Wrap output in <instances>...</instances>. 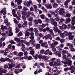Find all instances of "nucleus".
<instances>
[{
	"instance_id": "obj_63",
	"label": "nucleus",
	"mask_w": 75,
	"mask_h": 75,
	"mask_svg": "<svg viewBox=\"0 0 75 75\" xmlns=\"http://www.w3.org/2000/svg\"><path fill=\"white\" fill-rule=\"evenodd\" d=\"M64 41H65V40H64V39H62L60 40V41L62 43V42H64Z\"/></svg>"
},
{
	"instance_id": "obj_24",
	"label": "nucleus",
	"mask_w": 75,
	"mask_h": 75,
	"mask_svg": "<svg viewBox=\"0 0 75 75\" xmlns=\"http://www.w3.org/2000/svg\"><path fill=\"white\" fill-rule=\"evenodd\" d=\"M30 33L29 32H26L25 34V37H26V36L28 37V36H29L30 35Z\"/></svg>"
},
{
	"instance_id": "obj_39",
	"label": "nucleus",
	"mask_w": 75,
	"mask_h": 75,
	"mask_svg": "<svg viewBox=\"0 0 75 75\" xmlns=\"http://www.w3.org/2000/svg\"><path fill=\"white\" fill-rule=\"evenodd\" d=\"M10 42L11 44H16V42H14L13 40H11Z\"/></svg>"
},
{
	"instance_id": "obj_9",
	"label": "nucleus",
	"mask_w": 75,
	"mask_h": 75,
	"mask_svg": "<svg viewBox=\"0 0 75 75\" xmlns=\"http://www.w3.org/2000/svg\"><path fill=\"white\" fill-rule=\"evenodd\" d=\"M52 24V25H54V26H57V21H54L51 22Z\"/></svg>"
},
{
	"instance_id": "obj_4",
	"label": "nucleus",
	"mask_w": 75,
	"mask_h": 75,
	"mask_svg": "<svg viewBox=\"0 0 75 75\" xmlns=\"http://www.w3.org/2000/svg\"><path fill=\"white\" fill-rule=\"evenodd\" d=\"M9 60H10V59L9 58H6V59H5L3 58H2L0 59V61L3 62H5L6 61H9Z\"/></svg>"
},
{
	"instance_id": "obj_26",
	"label": "nucleus",
	"mask_w": 75,
	"mask_h": 75,
	"mask_svg": "<svg viewBox=\"0 0 75 75\" xmlns=\"http://www.w3.org/2000/svg\"><path fill=\"white\" fill-rule=\"evenodd\" d=\"M22 35H23V33L21 32H20L18 35V37H20L21 36H22Z\"/></svg>"
},
{
	"instance_id": "obj_54",
	"label": "nucleus",
	"mask_w": 75,
	"mask_h": 75,
	"mask_svg": "<svg viewBox=\"0 0 75 75\" xmlns=\"http://www.w3.org/2000/svg\"><path fill=\"white\" fill-rule=\"evenodd\" d=\"M64 71L67 72V71H68V70H69V68H68V67H67L66 68L64 69Z\"/></svg>"
},
{
	"instance_id": "obj_1",
	"label": "nucleus",
	"mask_w": 75,
	"mask_h": 75,
	"mask_svg": "<svg viewBox=\"0 0 75 75\" xmlns=\"http://www.w3.org/2000/svg\"><path fill=\"white\" fill-rule=\"evenodd\" d=\"M63 59L65 61H66V62H64V61H62V63H63L64 64H68V66H69V65H71L72 61L70 59H69L68 58H66V57H63Z\"/></svg>"
},
{
	"instance_id": "obj_42",
	"label": "nucleus",
	"mask_w": 75,
	"mask_h": 75,
	"mask_svg": "<svg viewBox=\"0 0 75 75\" xmlns=\"http://www.w3.org/2000/svg\"><path fill=\"white\" fill-rule=\"evenodd\" d=\"M50 13L52 16H54V15H55V12H54V11H51L50 12Z\"/></svg>"
},
{
	"instance_id": "obj_40",
	"label": "nucleus",
	"mask_w": 75,
	"mask_h": 75,
	"mask_svg": "<svg viewBox=\"0 0 75 75\" xmlns=\"http://www.w3.org/2000/svg\"><path fill=\"white\" fill-rule=\"evenodd\" d=\"M24 24L25 25V27H27V22L25 21H24Z\"/></svg>"
},
{
	"instance_id": "obj_18",
	"label": "nucleus",
	"mask_w": 75,
	"mask_h": 75,
	"mask_svg": "<svg viewBox=\"0 0 75 75\" xmlns=\"http://www.w3.org/2000/svg\"><path fill=\"white\" fill-rule=\"evenodd\" d=\"M46 44H47V42H43L41 44V46L42 47H44L45 45Z\"/></svg>"
},
{
	"instance_id": "obj_53",
	"label": "nucleus",
	"mask_w": 75,
	"mask_h": 75,
	"mask_svg": "<svg viewBox=\"0 0 75 75\" xmlns=\"http://www.w3.org/2000/svg\"><path fill=\"white\" fill-rule=\"evenodd\" d=\"M24 55H27V54H28V52H27V51H25L24 50Z\"/></svg>"
},
{
	"instance_id": "obj_21",
	"label": "nucleus",
	"mask_w": 75,
	"mask_h": 75,
	"mask_svg": "<svg viewBox=\"0 0 75 75\" xmlns=\"http://www.w3.org/2000/svg\"><path fill=\"white\" fill-rule=\"evenodd\" d=\"M14 40L15 41H17V42H19L20 41V39L17 38V37L15 38Z\"/></svg>"
},
{
	"instance_id": "obj_29",
	"label": "nucleus",
	"mask_w": 75,
	"mask_h": 75,
	"mask_svg": "<svg viewBox=\"0 0 75 75\" xmlns=\"http://www.w3.org/2000/svg\"><path fill=\"white\" fill-rule=\"evenodd\" d=\"M23 53L22 52H20L18 54V55L20 57H21L22 56H23Z\"/></svg>"
},
{
	"instance_id": "obj_2",
	"label": "nucleus",
	"mask_w": 75,
	"mask_h": 75,
	"mask_svg": "<svg viewBox=\"0 0 75 75\" xmlns=\"http://www.w3.org/2000/svg\"><path fill=\"white\" fill-rule=\"evenodd\" d=\"M15 3L17 2L18 5H20L23 3V1L22 0H15Z\"/></svg>"
},
{
	"instance_id": "obj_3",
	"label": "nucleus",
	"mask_w": 75,
	"mask_h": 75,
	"mask_svg": "<svg viewBox=\"0 0 75 75\" xmlns=\"http://www.w3.org/2000/svg\"><path fill=\"white\" fill-rule=\"evenodd\" d=\"M75 23V16H74L71 20V24L72 25H74Z\"/></svg>"
},
{
	"instance_id": "obj_50",
	"label": "nucleus",
	"mask_w": 75,
	"mask_h": 75,
	"mask_svg": "<svg viewBox=\"0 0 75 75\" xmlns=\"http://www.w3.org/2000/svg\"><path fill=\"white\" fill-rule=\"evenodd\" d=\"M56 40H57V41H59L60 40H61V38L59 37H57L55 39Z\"/></svg>"
},
{
	"instance_id": "obj_34",
	"label": "nucleus",
	"mask_w": 75,
	"mask_h": 75,
	"mask_svg": "<svg viewBox=\"0 0 75 75\" xmlns=\"http://www.w3.org/2000/svg\"><path fill=\"white\" fill-rule=\"evenodd\" d=\"M16 33H18L19 31H20V30L18 29L17 28H16Z\"/></svg>"
},
{
	"instance_id": "obj_51",
	"label": "nucleus",
	"mask_w": 75,
	"mask_h": 75,
	"mask_svg": "<svg viewBox=\"0 0 75 75\" xmlns=\"http://www.w3.org/2000/svg\"><path fill=\"white\" fill-rule=\"evenodd\" d=\"M68 1H66L65 2H64V5L65 6H67L68 4Z\"/></svg>"
},
{
	"instance_id": "obj_47",
	"label": "nucleus",
	"mask_w": 75,
	"mask_h": 75,
	"mask_svg": "<svg viewBox=\"0 0 75 75\" xmlns=\"http://www.w3.org/2000/svg\"><path fill=\"white\" fill-rule=\"evenodd\" d=\"M8 48L9 49H11V45L9 44L8 46Z\"/></svg>"
},
{
	"instance_id": "obj_19",
	"label": "nucleus",
	"mask_w": 75,
	"mask_h": 75,
	"mask_svg": "<svg viewBox=\"0 0 75 75\" xmlns=\"http://www.w3.org/2000/svg\"><path fill=\"white\" fill-rule=\"evenodd\" d=\"M62 29H66L67 28V26L65 24H63L62 25Z\"/></svg>"
},
{
	"instance_id": "obj_14",
	"label": "nucleus",
	"mask_w": 75,
	"mask_h": 75,
	"mask_svg": "<svg viewBox=\"0 0 75 75\" xmlns=\"http://www.w3.org/2000/svg\"><path fill=\"white\" fill-rule=\"evenodd\" d=\"M53 30L55 31V32H56V33L57 32V31H58V28L57 27H54L53 28Z\"/></svg>"
},
{
	"instance_id": "obj_23",
	"label": "nucleus",
	"mask_w": 75,
	"mask_h": 75,
	"mask_svg": "<svg viewBox=\"0 0 75 75\" xmlns=\"http://www.w3.org/2000/svg\"><path fill=\"white\" fill-rule=\"evenodd\" d=\"M59 8H57L55 11V12L56 13L58 14L59 13Z\"/></svg>"
},
{
	"instance_id": "obj_55",
	"label": "nucleus",
	"mask_w": 75,
	"mask_h": 75,
	"mask_svg": "<svg viewBox=\"0 0 75 75\" xmlns=\"http://www.w3.org/2000/svg\"><path fill=\"white\" fill-rule=\"evenodd\" d=\"M5 39L4 38H1V39H0V41H1V42H2V41H4V40H5Z\"/></svg>"
},
{
	"instance_id": "obj_57",
	"label": "nucleus",
	"mask_w": 75,
	"mask_h": 75,
	"mask_svg": "<svg viewBox=\"0 0 75 75\" xmlns=\"http://www.w3.org/2000/svg\"><path fill=\"white\" fill-rule=\"evenodd\" d=\"M65 21V19L62 18H61L60 20V22H63V21Z\"/></svg>"
},
{
	"instance_id": "obj_31",
	"label": "nucleus",
	"mask_w": 75,
	"mask_h": 75,
	"mask_svg": "<svg viewBox=\"0 0 75 75\" xmlns=\"http://www.w3.org/2000/svg\"><path fill=\"white\" fill-rule=\"evenodd\" d=\"M34 31L35 33H38V29L37 28H35L34 29Z\"/></svg>"
},
{
	"instance_id": "obj_61",
	"label": "nucleus",
	"mask_w": 75,
	"mask_h": 75,
	"mask_svg": "<svg viewBox=\"0 0 75 75\" xmlns=\"http://www.w3.org/2000/svg\"><path fill=\"white\" fill-rule=\"evenodd\" d=\"M55 20H56V21H59V18L58 17H57L55 18Z\"/></svg>"
},
{
	"instance_id": "obj_35",
	"label": "nucleus",
	"mask_w": 75,
	"mask_h": 75,
	"mask_svg": "<svg viewBox=\"0 0 75 75\" xmlns=\"http://www.w3.org/2000/svg\"><path fill=\"white\" fill-rule=\"evenodd\" d=\"M49 32H50V33H51V34L52 35H54V33H53V31H52V30H50Z\"/></svg>"
},
{
	"instance_id": "obj_6",
	"label": "nucleus",
	"mask_w": 75,
	"mask_h": 75,
	"mask_svg": "<svg viewBox=\"0 0 75 75\" xmlns=\"http://www.w3.org/2000/svg\"><path fill=\"white\" fill-rule=\"evenodd\" d=\"M21 49H22V51L24 52V48H25V45H24L23 43H22V44H21Z\"/></svg>"
},
{
	"instance_id": "obj_16",
	"label": "nucleus",
	"mask_w": 75,
	"mask_h": 75,
	"mask_svg": "<svg viewBox=\"0 0 75 75\" xmlns=\"http://www.w3.org/2000/svg\"><path fill=\"white\" fill-rule=\"evenodd\" d=\"M6 72H7V70L6 69H2L0 71V72H1V73H3L4 74H6Z\"/></svg>"
},
{
	"instance_id": "obj_22",
	"label": "nucleus",
	"mask_w": 75,
	"mask_h": 75,
	"mask_svg": "<svg viewBox=\"0 0 75 75\" xmlns=\"http://www.w3.org/2000/svg\"><path fill=\"white\" fill-rule=\"evenodd\" d=\"M13 19H14L13 21L14 23L15 24H18V21H17V20H16V19L15 18H13Z\"/></svg>"
},
{
	"instance_id": "obj_28",
	"label": "nucleus",
	"mask_w": 75,
	"mask_h": 75,
	"mask_svg": "<svg viewBox=\"0 0 75 75\" xmlns=\"http://www.w3.org/2000/svg\"><path fill=\"white\" fill-rule=\"evenodd\" d=\"M47 36L48 37V38H50V40H52V37H51V35H50V34H48L47 35Z\"/></svg>"
},
{
	"instance_id": "obj_49",
	"label": "nucleus",
	"mask_w": 75,
	"mask_h": 75,
	"mask_svg": "<svg viewBox=\"0 0 75 75\" xmlns=\"http://www.w3.org/2000/svg\"><path fill=\"white\" fill-rule=\"evenodd\" d=\"M46 26V24H42L41 25L42 27V28H44Z\"/></svg>"
},
{
	"instance_id": "obj_52",
	"label": "nucleus",
	"mask_w": 75,
	"mask_h": 75,
	"mask_svg": "<svg viewBox=\"0 0 75 75\" xmlns=\"http://www.w3.org/2000/svg\"><path fill=\"white\" fill-rule=\"evenodd\" d=\"M9 36H12L13 35V33L11 32H10L9 33Z\"/></svg>"
},
{
	"instance_id": "obj_48",
	"label": "nucleus",
	"mask_w": 75,
	"mask_h": 75,
	"mask_svg": "<svg viewBox=\"0 0 75 75\" xmlns=\"http://www.w3.org/2000/svg\"><path fill=\"white\" fill-rule=\"evenodd\" d=\"M34 21L36 24H38V23L37 20L36 19H35L34 20Z\"/></svg>"
},
{
	"instance_id": "obj_46",
	"label": "nucleus",
	"mask_w": 75,
	"mask_h": 75,
	"mask_svg": "<svg viewBox=\"0 0 75 75\" xmlns=\"http://www.w3.org/2000/svg\"><path fill=\"white\" fill-rule=\"evenodd\" d=\"M30 54H31V55H33V54H34V50H31L30 52Z\"/></svg>"
},
{
	"instance_id": "obj_10",
	"label": "nucleus",
	"mask_w": 75,
	"mask_h": 75,
	"mask_svg": "<svg viewBox=\"0 0 75 75\" xmlns=\"http://www.w3.org/2000/svg\"><path fill=\"white\" fill-rule=\"evenodd\" d=\"M47 8H52V5H44Z\"/></svg>"
},
{
	"instance_id": "obj_25",
	"label": "nucleus",
	"mask_w": 75,
	"mask_h": 75,
	"mask_svg": "<svg viewBox=\"0 0 75 75\" xmlns=\"http://www.w3.org/2000/svg\"><path fill=\"white\" fill-rule=\"evenodd\" d=\"M45 15L44 14H42L40 15V17L42 19H44L45 18Z\"/></svg>"
},
{
	"instance_id": "obj_13",
	"label": "nucleus",
	"mask_w": 75,
	"mask_h": 75,
	"mask_svg": "<svg viewBox=\"0 0 75 75\" xmlns=\"http://www.w3.org/2000/svg\"><path fill=\"white\" fill-rule=\"evenodd\" d=\"M30 42H31V44L33 45V47H35V44L34 43V42H35V41L34 40L32 41L31 40H30Z\"/></svg>"
},
{
	"instance_id": "obj_15",
	"label": "nucleus",
	"mask_w": 75,
	"mask_h": 75,
	"mask_svg": "<svg viewBox=\"0 0 75 75\" xmlns=\"http://www.w3.org/2000/svg\"><path fill=\"white\" fill-rule=\"evenodd\" d=\"M36 49H39L40 48V44H38L36 45Z\"/></svg>"
},
{
	"instance_id": "obj_17",
	"label": "nucleus",
	"mask_w": 75,
	"mask_h": 75,
	"mask_svg": "<svg viewBox=\"0 0 75 75\" xmlns=\"http://www.w3.org/2000/svg\"><path fill=\"white\" fill-rule=\"evenodd\" d=\"M74 36L70 35L69 36V40H73V39L74 38Z\"/></svg>"
},
{
	"instance_id": "obj_44",
	"label": "nucleus",
	"mask_w": 75,
	"mask_h": 75,
	"mask_svg": "<svg viewBox=\"0 0 75 75\" xmlns=\"http://www.w3.org/2000/svg\"><path fill=\"white\" fill-rule=\"evenodd\" d=\"M25 43L28 46H29L30 45V42H27L26 41L25 42Z\"/></svg>"
},
{
	"instance_id": "obj_5",
	"label": "nucleus",
	"mask_w": 75,
	"mask_h": 75,
	"mask_svg": "<svg viewBox=\"0 0 75 75\" xmlns=\"http://www.w3.org/2000/svg\"><path fill=\"white\" fill-rule=\"evenodd\" d=\"M8 66L9 67L8 69H11L12 68H13V67H15L16 65L14 64H13V63H11V64H8Z\"/></svg>"
},
{
	"instance_id": "obj_37",
	"label": "nucleus",
	"mask_w": 75,
	"mask_h": 75,
	"mask_svg": "<svg viewBox=\"0 0 75 75\" xmlns=\"http://www.w3.org/2000/svg\"><path fill=\"white\" fill-rule=\"evenodd\" d=\"M75 68V67L74 66H71L70 68H69V70H71V69H74Z\"/></svg>"
},
{
	"instance_id": "obj_64",
	"label": "nucleus",
	"mask_w": 75,
	"mask_h": 75,
	"mask_svg": "<svg viewBox=\"0 0 75 75\" xmlns=\"http://www.w3.org/2000/svg\"><path fill=\"white\" fill-rule=\"evenodd\" d=\"M34 33L33 32H31L30 33V35L31 36H34Z\"/></svg>"
},
{
	"instance_id": "obj_30",
	"label": "nucleus",
	"mask_w": 75,
	"mask_h": 75,
	"mask_svg": "<svg viewBox=\"0 0 75 75\" xmlns=\"http://www.w3.org/2000/svg\"><path fill=\"white\" fill-rule=\"evenodd\" d=\"M8 19L6 18L4 21V23L5 24H7V23H8Z\"/></svg>"
},
{
	"instance_id": "obj_60",
	"label": "nucleus",
	"mask_w": 75,
	"mask_h": 75,
	"mask_svg": "<svg viewBox=\"0 0 75 75\" xmlns=\"http://www.w3.org/2000/svg\"><path fill=\"white\" fill-rule=\"evenodd\" d=\"M38 21L39 23H42V21L40 19H38Z\"/></svg>"
},
{
	"instance_id": "obj_32",
	"label": "nucleus",
	"mask_w": 75,
	"mask_h": 75,
	"mask_svg": "<svg viewBox=\"0 0 75 75\" xmlns=\"http://www.w3.org/2000/svg\"><path fill=\"white\" fill-rule=\"evenodd\" d=\"M51 47L52 48H54V47H55V45H54V43H53L51 44Z\"/></svg>"
},
{
	"instance_id": "obj_41",
	"label": "nucleus",
	"mask_w": 75,
	"mask_h": 75,
	"mask_svg": "<svg viewBox=\"0 0 75 75\" xmlns=\"http://www.w3.org/2000/svg\"><path fill=\"white\" fill-rule=\"evenodd\" d=\"M23 10H24V11H27V10H28V8L27 7H24L23 8Z\"/></svg>"
},
{
	"instance_id": "obj_43",
	"label": "nucleus",
	"mask_w": 75,
	"mask_h": 75,
	"mask_svg": "<svg viewBox=\"0 0 75 75\" xmlns=\"http://www.w3.org/2000/svg\"><path fill=\"white\" fill-rule=\"evenodd\" d=\"M33 20V18L32 17H30L29 18L28 20L29 21H32Z\"/></svg>"
},
{
	"instance_id": "obj_45",
	"label": "nucleus",
	"mask_w": 75,
	"mask_h": 75,
	"mask_svg": "<svg viewBox=\"0 0 75 75\" xmlns=\"http://www.w3.org/2000/svg\"><path fill=\"white\" fill-rule=\"evenodd\" d=\"M22 13V14L23 15H26V14H27V13L26 12V11H22L21 12Z\"/></svg>"
},
{
	"instance_id": "obj_12",
	"label": "nucleus",
	"mask_w": 75,
	"mask_h": 75,
	"mask_svg": "<svg viewBox=\"0 0 75 75\" xmlns=\"http://www.w3.org/2000/svg\"><path fill=\"white\" fill-rule=\"evenodd\" d=\"M71 21V19L69 18H67L65 22V24H68V23Z\"/></svg>"
},
{
	"instance_id": "obj_8",
	"label": "nucleus",
	"mask_w": 75,
	"mask_h": 75,
	"mask_svg": "<svg viewBox=\"0 0 75 75\" xmlns=\"http://www.w3.org/2000/svg\"><path fill=\"white\" fill-rule=\"evenodd\" d=\"M64 9L63 8H60V10H59V13L61 15L62 14L64 13Z\"/></svg>"
},
{
	"instance_id": "obj_27",
	"label": "nucleus",
	"mask_w": 75,
	"mask_h": 75,
	"mask_svg": "<svg viewBox=\"0 0 75 75\" xmlns=\"http://www.w3.org/2000/svg\"><path fill=\"white\" fill-rule=\"evenodd\" d=\"M50 51V50H47L44 53V54H45V55H47V54H48V52H49V51Z\"/></svg>"
},
{
	"instance_id": "obj_33",
	"label": "nucleus",
	"mask_w": 75,
	"mask_h": 75,
	"mask_svg": "<svg viewBox=\"0 0 75 75\" xmlns=\"http://www.w3.org/2000/svg\"><path fill=\"white\" fill-rule=\"evenodd\" d=\"M60 36L61 37V38H64V33H61L60 34Z\"/></svg>"
},
{
	"instance_id": "obj_59",
	"label": "nucleus",
	"mask_w": 75,
	"mask_h": 75,
	"mask_svg": "<svg viewBox=\"0 0 75 75\" xmlns=\"http://www.w3.org/2000/svg\"><path fill=\"white\" fill-rule=\"evenodd\" d=\"M33 6L35 10H37V6L36 5H33Z\"/></svg>"
},
{
	"instance_id": "obj_20",
	"label": "nucleus",
	"mask_w": 75,
	"mask_h": 75,
	"mask_svg": "<svg viewBox=\"0 0 75 75\" xmlns=\"http://www.w3.org/2000/svg\"><path fill=\"white\" fill-rule=\"evenodd\" d=\"M53 6L54 8H57L58 7V4L56 3L54 4L53 5Z\"/></svg>"
},
{
	"instance_id": "obj_7",
	"label": "nucleus",
	"mask_w": 75,
	"mask_h": 75,
	"mask_svg": "<svg viewBox=\"0 0 75 75\" xmlns=\"http://www.w3.org/2000/svg\"><path fill=\"white\" fill-rule=\"evenodd\" d=\"M67 46H69V48H73V47H74V45L71 44L69 43H68L67 44Z\"/></svg>"
},
{
	"instance_id": "obj_58",
	"label": "nucleus",
	"mask_w": 75,
	"mask_h": 75,
	"mask_svg": "<svg viewBox=\"0 0 75 75\" xmlns=\"http://www.w3.org/2000/svg\"><path fill=\"white\" fill-rule=\"evenodd\" d=\"M47 15L48 16V17H50V18H51V17H52L51 14L50 13H47Z\"/></svg>"
},
{
	"instance_id": "obj_11",
	"label": "nucleus",
	"mask_w": 75,
	"mask_h": 75,
	"mask_svg": "<svg viewBox=\"0 0 75 75\" xmlns=\"http://www.w3.org/2000/svg\"><path fill=\"white\" fill-rule=\"evenodd\" d=\"M60 52L57 51L55 52V54L56 55H57L58 57H61V54L60 53H59Z\"/></svg>"
},
{
	"instance_id": "obj_38",
	"label": "nucleus",
	"mask_w": 75,
	"mask_h": 75,
	"mask_svg": "<svg viewBox=\"0 0 75 75\" xmlns=\"http://www.w3.org/2000/svg\"><path fill=\"white\" fill-rule=\"evenodd\" d=\"M39 36L40 38H42V37H43L44 35H43V34H42L40 33L39 34Z\"/></svg>"
},
{
	"instance_id": "obj_56",
	"label": "nucleus",
	"mask_w": 75,
	"mask_h": 75,
	"mask_svg": "<svg viewBox=\"0 0 75 75\" xmlns=\"http://www.w3.org/2000/svg\"><path fill=\"white\" fill-rule=\"evenodd\" d=\"M66 16L67 17H70L71 16V15L69 13H67L66 14Z\"/></svg>"
},
{
	"instance_id": "obj_62",
	"label": "nucleus",
	"mask_w": 75,
	"mask_h": 75,
	"mask_svg": "<svg viewBox=\"0 0 75 75\" xmlns=\"http://www.w3.org/2000/svg\"><path fill=\"white\" fill-rule=\"evenodd\" d=\"M39 30L40 31H43V28H39Z\"/></svg>"
},
{
	"instance_id": "obj_36",
	"label": "nucleus",
	"mask_w": 75,
	"mask_h": 75,
	"mask_svg": "<svg viewBox=\"0 0 75 75\" xmlns=\"http://www.w3.org/2000/svg\"><path fill=\"white\" fill-rule=\"evenodd\" d=\"M64 34L65 35H66V36H68V32L67 31H64Z\"/></svg>"
}]
</instances>
